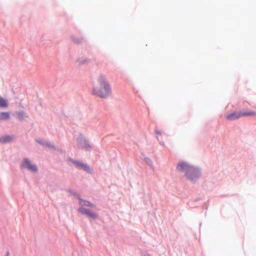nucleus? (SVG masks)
<instances>
[{
  "label": "nucleus",
  "instance_id": "1",
  "mask_svg": "<svg viewBox=\"0 0 256 256\" xmlns=\"http://www.w3.org/2000/svg\"><path fill=\"white\" fill-rule=\"evenodd\" d=\"M97 82L98 84L93 86L92 94L102 98H106L112 92L110 83L104 74H100L98 76Z\"/></svg>",
  "mask_w": 256,
  "mask_h": 256
},
{
  "label": "nucleus",
  "instance_id": "2",
  "mask_svg": "<svg viewBox=\"0 0 256 256\" xmlns=\"http://www.w3.org/2000/svg\"><path fill=\"white\" fill-rule=\"evenodd\" d=\"M176 168L178 171L184 172L186 177L192 181L196 180L200 176V170L184 162H180Z\"/></svg>",
  "mask_w": 256,
  "mask_h": 256
},
{
  "label": "nucleus",
  "instance_id": "3",
  "mask_svg": "<svg viewBox=\"0 0 256 256\" xmlns=\"http://www.w3.org/2000/svg\"><path fill=\"white\" fill-rule=\"evenodd\" d=\"M78 212L82 214L86 215L88 218L92 219H95L98 217V214L96 213L92 212L90 210L83 207L80 208L78 209Z\"/></svg>",
  "mask_w": 256,
  "mask_h": 256
},
{
  "label": "nucleus",
  "instance_id": "4",
  "mask_svg": "<svg viewBox=\"0 0 256 256\" xmlns=\"http://www.w3.org/2000/svg\"><path fill=\"white\" fill-rule=\"evenodd\" d=\"M240 112H234L226 116V118L229 120H234L241 117Z\"/></svg>",
  "mask_w": 256,
  "mask_h": 256
},
{
  "label": "nucleus",
  "instance_id": "5",
  "mask_svg": "<svg viewBox=\"0 0 256 256\" xmlns=\"http://www.w3.org/2000/svg\"><path fill=\"white\" fill-rule=\"evenodd\" d=\"M14 137L10 136H4L0 138V142L2 143H7L12 142Z\"/></svg>",
  "mask_w": 256,
  "mask_h": 256
},
{
  "label": "nucleus",
  "instance_id": "6",
  "mask_svg": "<svg viewBox=\"0 0 256 256\" xmlns=\"http://www.w3.org/2000/svg\"><path fill=\"white\" fill-rule=\"evenodd\" d=\"M242 116H256V112L252 110H243L240 112Z\"/></svg>",
  "mask_w": 256,
  "mask_h": 256
},
{
  "label": "nucleus",
  "instance_id": "7",
  "mask_svg": "<svg viewBox=\"0 0 256 256\" xmlns=\"http://www.w3.org/2000/svg\"><path fill=\"white\" fill-rule=\"evenodd\" d=\"M79 204L82 207L84 206H88L90 207H94V204L90 203L88 201L82 200L80 198Z\"/></svg>",
  "mask_w": 256,
  "mask_h": 256
},
{
  "label": "nucleus",
  "instance_id": "8",
  "mask_svg": "<svg viewBox=\"0 0 256 256\" xmlns=\"http://www.w3.org/2000/svg\"><path fill=\"white\" fill-rule=\"evenodd\" d=\"M74 164L77 166L80 167V168H81L85 170H86V171L90 170V168L89 166L86 164H84L83 163L80 162H75Z\"/></svg>",
  "mask_w": 256,
  "mask_h": 256
},
{
  "label": "nucleus",
  "instance_id": "9",
  "mask_svg": "<svg viewBox=\"0 0 256 256\" xmlns=\"http://www.w3.org/2000/svg\"><path fill=\"white\" fill-rule=\"evenodd\" d=\"M10 118V114L8 112H0V120H8Z\"/></svg>",
  "mask_w": 256,
  "mask_h": 256
},
{
  "label": "nucleus",
  "instance_id": "10",
  "mask_svg": "<svg viewBox=\"0 0 256 256\" xmlns=\"http://www.w3.org/2000/svg\"><path fill=\"white\" fill-rule=\"evenodd\" d=\"M8 106L7 102L2 98L0 97V108H7Z\"/></svg>",
  "mask_w": 256,
  "mask_h": 256
},
{
  "label": "nucleus",
  "instance_id": "11",
  "mask_svg": "<svg viewBox=\"0 0 256 256\" xmlns=\"http://www.w3.org/2000/svg\"><path fill=\"white\" fill-rule=\"evenodd\" d=\"M31 165L32 164L28 159H25L22 164V167H27L28 169L30 168V166H31Z\"/></svg>",
  "mask_w": 256,
  "mask_h": 256
},
{
  "label": "nucleus",
  "instance_id": "12",
  "mask_svg": "<svg viewBox=\"0 0 256 256\" xmlns=\"http://www.w3.org/2000/svg\"><path fill=\"white\" fill-rule=\"evenodd\" d=\"M25 116V113L24 112H20L17 114V117L20 120H22Z\"/></svg>",
  "mask_w": 256,
  "mask_h": 256
},
{
  "label": "nucleus",
  "instance_id": "13",
  "mask_svg": "<svg viewBox=\"0 0 256 256\" xmlns=\"http://www.w3.org/2000/svg\"><path fill=\"white\" fill-rule=\"evenodd\" d=\"M28 170L34 172H36L37 171V168L36 166L33 164H32L31 166H30Z\"/></svg>",
  "mask_w": 256,
  "mask_h": 256
},
{
  "label": "nucleus",
  "instance_id": "14",
  "mask_svg": "<svg viewBox=\"0 0 256 256\" xmlns=\"http://www.w3.org/2000/svg\"><path fill=\"white\" fill-rule=\"evenodd\" d=\"M9 254H10L9 252H7L6 256H9Z\"/></svg>",
  "mask_w": 256,
  "mask_h": 256
}]
</instances>
